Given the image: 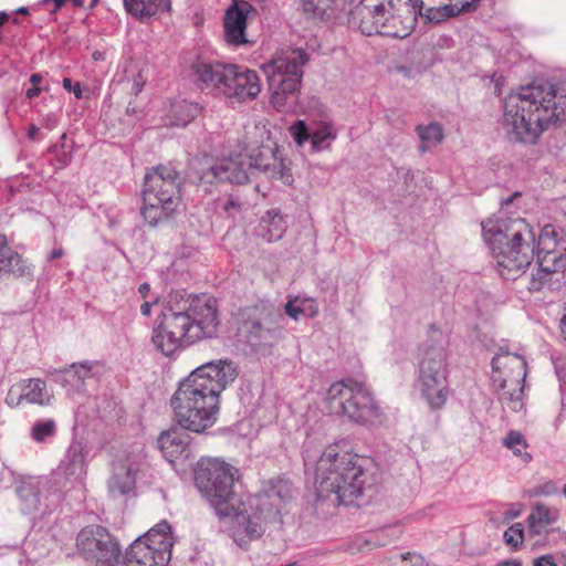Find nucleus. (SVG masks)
<instances>
[{
	"instance_id": "nucleus-1",
	"label": "nucleus",
	"mask_w": 566,
	"mask_h": 566,
	"mask_svg": "<svg viewBox=\"0 0 566 566\" xmlns=\"http://www.w3.org/2000/svg\"><path fill=\"white\" fill-rule=\"evenodd\" d=\"M238 470L217 459H201L195 469V483L220 517H231V536L245 548L259 539L271 524L281 522V514L293 499L292 483L271 479L262 489L242 500L234 490Z\"/></svg>"
},
{
	"instance_id": "nucleus-2",
	"label": "nucleus",
	"mask_w": 566,
	"mask_h": 566,
	"mask_svg": "<svg viewBox=\"0 0 566 566\" xmlns=\"http://www.w3.org/2000/svg\"><path fill=\"white\" fill-rule=\"evenodd\" d=\"M238 376L229 359H219L197 367L179 382L170 399L174 420L180 429L202 433L214 426L220 410V394Z\"/></svg>"
},
{
	"instance_id": "nucleus-3",
	"label": "nucleus",
	"mask_w": 566,
	"mask_h": 566,
	"mask_svg": "<svg viewBox=\"0 0 566 566\" xmlns=\"http://www.w3.org/2000/svg\"><path fill=\"white\" fill-rule=\"evenodd\" d=\"M566 122V82L532 83L503 101V127L510 140L533 145L553 125Z\"/></svg>"
},
{
	"instance_id": "nucleus-4",
	"label": "nucleus",
	"mask_w": 566,
	"mask_h": 566,
	"mask_svg": "<svg viewBox=\"0 0 566 566\" xmlns=\"http://www.w3.org/2000/svg\"><path fill=\"white\" fill-rule=\"evenodd\" d=\"M219 325L214 297L177 291L169 294L168 303L153 329L151 342L163 355L170 356L184 343L216 337Z\"/></svg>"
},
{
	"instance_id": "nucleus-5",
	"label": "nucleus",
	"mask_w": 566,
	"mask_h": 566,
	"mask_svg": "<svg viewBox=\"0 0 566 566\" xmlns=\"http://www.w3.org/2000/svg\"><path fill=\"white\" fill-rule=\"evenodd\" d=\"M364 460L348 452L327 448L315 465V491L318 500L334 505H354L370 486L371 475L363 467Z\"/></svg>"
},
{
	"instance_id": "nucleus-6",
	"label": "nucleus",
	"mask_w": 566,
	"mask_h": 566,
	"mask_svg": "<svg viewBox=\"0 0 566 566\" xmlns=\"http://www.w3.org/2000/svg\"><path fill=\"white\" fill-rule=\"evenodd\" d=\"M522 197L514 191L500 198L497 210V273L505 280H515L533 259L535 235L531 226L518 216Z\"/></svg>"
},
{
	"instance_id": "nucleus-7",
	"label": "nucleus",
	"mask_w": 566,
	"mask_h": 566,
	"mask_svg": "<svg viewBox=\"0 0 566 566\" xmlns=\"http://www.w3.org/2000/svg\"><path fill=\"white\" fill-rule=\"evenodd\" d=\"M418 14L412 0H360L350 11L349 23L365 35L403 39L415 29Z\"/></svg>"
},
{
	"instance_id": "nucleus-8",
	"label": "nucleus",
	"mask_w": 566,
	"mask_h": 566,
	"mask_svg": "<svg viewBox=\"0 0 566 566\" xmlns=\"http://www.w3.org/2000/svg\"><path fill=\"white\" fill-rule=\"evenodd\" d=\"M191 71L200 88L214 95L245 101L255 98L261 92L258 73L237 64L197 61Z\"/></svg>"
},
{
	"instance_id": "nucleus-9",
	"label": "nucleus",
	"mask_w": 566,
	"mask_h": 566,
	"mask_svg": "<svg viewBox=\"0 0 566 566\" xmlns=\"http://www.w3.org/2000/svg\"><path fill=\"white\" fill-rule=\"evenodd\" d=\"M142 214L150 227L167 220L180 203V176L175 167L159 165L144 178Z\"/></svg>"
},
{
	"instance_id": "nucleus-10",
	"label": "nucleus",
	"mask_w": 566,
	"mask_h": 566,
	"mask_svg": "<svg viewBox=\"0 0 566 566\" xmlns=\"http://www.w3.org/2000/svg\"><path fill=\"white\" fill-rule=\"evenodd\" d=\"M307 61V54L297 50L271 59L262 65L271 94L270 102L277 111L287 112L295 106L303 78V66Z\"/></svg>"
},
{
	"instance_id": "nucleus-11",
	"label": "nucleus",
	"mask_w": 566,
	"mask_h": 566,
	"mask_svg": "<svg viewBox=\"0 0 566 566\" xmlns=\"http://www.w3.org/2000/svg\"><path fill=\"white\" fill-rule=\"evenodd\" d=\"M326 400L332 413L364 426L382 422L384 415L368 388L354 380L337 381L327 390Z\"/></svg>"
},
{
	"instance_id": "nucleus-12",
	"label": "nucleus",
	"mask_w": 566,
	"mask_h": 566,
	"mask_svg": "<svg viewBox=\"0 0 566 566\" xmlns=\"http://www.w3.org/2000/svg\"><path fill=\"white\" fill-rule=\"evenodd\" d=\"M417 386L432 409H440L447 402L448 364L442 347L429 346L423 349L418 363Z\"/></svg>"
},
{
	"instance_id": "nucleus-13",
	"label": "nucleus",
	"mask_w": 566,
	"mask_h": 566,
	"mask_svg": "<svg viewBox=\"0 0 566 566\" xmlns=\"http://www.w3.org/2000/svg\"><path fill=\"white\" fill-rule=\"evenodd\" d=\"M174 537L167 521L159 522L143 536L137 537L122 560L130 566H167L171 558Z\"/></svg>"
},
{
	"instance_id": "nucleus-14",
	"label": "nucleus",
	"mask_w": 566,
	"mask_h": 566,
	"mask_svg": "<svg viewBox=\"0 0 566 566\" xmlns=\"http://www.w3.org/2000/svg\"><path fill=\"white\" fill-rule=\"evenodd\" d=\"M187 179L193 185L203 186L207 191L216 182L245 184L249 172L242 161L232 158L218 160L203 155L189 163Z\"/></svg>"
},
{
	"instance_id": "nucleus-15",
	"label": "nucleus",
	"mask_w": 566,
	"mask_h": 566,
	"mask_svg": "<svg viewBox=\"0 0 566 566\" xmlns=\"http://www.w3.org/2000/svg\"><path fill=\"white\" fill-rule=\"evenodd\" d=\"M78 554L96 566H113L122 559V549L118 541L105 527L90 525L82 528L76 536Z\"/></svg>"
},
{
	"instance_id": "nucleus-16",
	"label": "nucleus",
	"mask_w": 566,
	"mask_h": 566,
	"mask_svg": "<svg viewBox=\"0 0 566 566\" xmlns=\"http://www.w3.org/2000/svg\"><path fill=\"white\" fill-rule=\"evenodd\" d=\"M284 315L279 311H266L259 318L244 322L243 333L251 347L265 354L282 337Z\"/></svg>"
},
{
	"instance_id": "nucleus-17",
	"label": "nucleus",
	"mask_w": 566,
	"mask_h": 566,
	"mask_svg": "<svg viewBox=\"0 0 566 566\" xmlns=\"http://www.w3.org/2000/svg\"><path fill=\"white\" fill-rule=\"evenodd\" d=\"M248 168L264 174L268 178L281 180L284 185L293 182L291 169L285 164L277 145H261L252 148L248 155Z\"/></svg>"
},
{
	"instance_id": "nucleus-18",
	"label": "nucleus",
	"mask_w": 566,
	"mask_h": 566,
	"mask_svg": "<svg viewBox=\"0 0 566 566\" xmlns=\"http://www.w3.org/2000/svg\"><path fill=\"white\" fill-rule=\"evenodd\" d=\"M64 489L65 483L61 484V474L51 473L49 476L22 479L15 490L19 497L25 502L28 510H36L42 493L55 494Z\"/></svg>"
},
{
	"instance_id": "nucleus-19",
	"label": "nucleus",
	"mask_w": 566,
	"mask_h": 566,
	"mask_svg": "<svg viewBox=\"0 0 566 566\" xmlns=\"http://www.w3.org/2000/svg\"><path fill=\"white\" fill-rule=\"evenodd\" d=\"M253 7L244 0H233L232 6L224 14V38L229 44L241 45L248 43L245 36L247 19Z\"/></svg>"
},
{
	"instance_id": "nucleus-20",
	"label": "nucleus",
	"mask_w": 566,
	"mask_h": 566,
	"mask_svg": "<svg viewBox=\"0 0 566 566\" xmlns=\"http://www.w3.org/2000/svg\"><path fill=\"white\" fill-rule=\"evenodd\" d=\"M52 473L61 474V484L65 483V489L72 481H80L86 473V450L83 442L72 441L59 468Z\"/></svg>"
},
{
	"instance_id": "nucleus-21",
	"label": "nucleus",
	"mask_w": 566,
	"mask_h": 566,
	"mask_svg": "<svg viewBox=\"0 0 566 566\" xmlns=\"http://www.w3.org/2000/svg\"><path fill=\"white\" fill-rule=\"evenodd\" d=\"M506 363L504 366H510L513 376L510 379L503 378L501 388L504 389L507 386V381H511L517 389L514 388L512 392H504L501 400L506 402L509 408L513 411L522 410L524 402L522 399L523 387L520 386L526 377V361L522 356L512 355L505 357Z\"/></svg>"
},
{
	"instance_id": "nucleus-22",
	"label": "nucleus",
	"mask_w": 566,
	"mask_h": 566,
	"mask_svg": "<svg viewBox=\"0 0 566 566\" xmlns=\"http://www.w3.org/2000/svg\"><path fill=\"white\" fill-rule=\"evenodd\" d=\"M6 275L30 279L33 275V266L8 244L4 235L0 234V279Z\"/></svg>"
},
{
	"instance_id": "nucleus-23",
	"label": "nucleus",
	"mask_w": 566,
	"mask_h": 566,
	"mask_svg": "<svg viewBox=\"0 0 566 566\" xmlns=\"http://www.w3.org/2000/svg\"><path fill=\"white\" fill-rule=\"evenodd\" d=\"M158 446L170 463L191 455L189 434L176 428L163 432L158 438Z\"/></svg>"
},
{
	"instance_id": "nucleus-24",
	"label": "nucleus",
	"mask_w": 566,
	"mask_h": 566,
	"mask_svg": "<svg viewBox=\"0 0 566 566\" xmlns=\"http://www.w3.org/2000/svg\"><path fill=\"white\" fill-rule=\"evenodd\" d=\"M92 367L90 361L73 363L67 368L54 369L51 375L69 394H74L84 389L85 380L92 377Z\"/></svg>"
},
{
	"instance_id": "nucleus-25",
	"label": "nucleus",
	"mask_w": 566,
	"mask_h": 566,
	"mask_svg": "<svg viewBox=\"0 0 566 566\" xmlns=\"http://www.w3.org/2000/svg\"><path fill=\"white\" fill-rule=\"evenodd\" d=\"M560 243H562L560 231L553 224L544 226L543 229L541 230V233L538 235V241H537L538 259H541V253H545L546 254L545 259L548 255L553 254L552 260L555 261L557 259V256L555 255V250L557 249V247ZM539 266H541V269L538 270V275H539L541 280L543 279L542 274H544L546 276L549 273L556 272V270H551L548 266H543L542 260H539Z\"/></svg>"
},
{
	"instance_id": "nucleus-26",
	"label": "nucleus",
	"mask_w": 566,
	"mask_h": 566,
	"mask_svg": "<svg viewBox=\"0 0 566 566\" xmlns=\"http://www.w3.org/2000/svg\"><path fill=\"white\" fill-rule=\"evenodd\" d=\"M135 485V472L130 464L118 460L113 464V475L108 481V491L113 496L125 495Z\"/></svg>"
},
{
	"instance_id": "nucleus-27",
	"label": "nucleus",
	"mask_w": 566,
	"mask_h": 566,
	"mask_svg": "<svg viewBox=\"0 0 566 566\" xmlns=\"http://www.w3.org/2000/svg\"><path fill=\"white\" fill-rule=\"evenodd\" d=\"M337 0H298V10L305 19L326 22L336 18Z\"/></svg>"
},
{
	"instance_id": "nucleus-28",
	"label": "nucleus",
	"mask_w": 566,
	"mask_h": 566,
	"mask_svg": "<svg viewBox=\"0 0 566 566\" xmlns=\"http://www.w3.org/2000/svg\"><path fill=\"white\" fill-rule=\"evenodd\" d=\"M558 518V511L546 506L545 504H536L527 517L528 533L531 536H541L546 528L555 523Z\"/></svg>"
},
{
	"instance_id": "nucleus-29",
	"label": "nucleus",
	"mask_w": 566,
	"mask_h": 566,
	"mask_svg": "<svg viewBox=\"0 0 566 566\" xmlns=\"http://www.w3.org/2000/svg\"><path fill=\"white\" fill-rule=\"evenodd\" d=\"M124 6L128 13L139 20L171 9L170 0H124Z\"/></svg>"
},
{
	"instance_id": "nucleus-30",
	"label": "nucleus",
	"mask_w": 566,
	"mask_h": 566,
	"mask_svg": "<svg viewBox=\"0 0 566 566\" xmlns=\"http://www.w3.org/2000/svg\"><path fill=\"white\" fill-rule=\"evenodd\" d=\"M21 392L24 401L40 406H49L53 395L49 392L44 380L40 378L27 379L22 382Z\"/></svg>"
},
{
	"instance_id": "nucleus-31",
	"label": "nucleus",
	"mask_w": 566,
	"mask_h": 566,
	"mask_svg": "<svg viewBox=\"0 0 566 566\" xmlns=\"http://www.w3.org/2000/svg\"><path fill=\"white\" fill-rule=\"evenodd\" d=\"M263 238L273 242L281 239L286 230V222L276 210H269L261 219Z\"/></svg>"
},
{
	"instance_id": "nucleus-32",
	"label": "nucleus",
	"mask_w": 566,
	"mask_h": 566,
	"mask_svg": "<svg viewBox=\"0 0 566 566\" xmlns=\"http://www.w3.org/2000/svg\"><path fill=\"white\" fill-rule=\"evenodd\" d=\"M200 112V107L196 103H190L187 101H178L171 104L169 114H170V125L174 126H186L192 119L198 116Z\"/></svg>"
},
{
	"instance_id": "nucleus-33",
	"label": "nucleus",
	"mask_w": 566,
	"mask_h": 566,
	"mask_svg": "<svg viewBox=\"0 0 566 566\" xmlns=\"http://www.w3.org/2000/svg\"><path fill=\"white\" fill-rule=\"evenodd\" d=\"M416 132L420 138L418 150L421 154L428 151L430 147L440 144L444 138L443 129L438 123H430L427 126L418 125Z\"/></svg>"
},
{
	"instance_id": "nucleus-34",
	"label": "nucleus",
	"mask_w": 566,
	"mask_h": 566,
	"mask_svg": "<svg viewBox=\"0 0 566 566\" xmlns=\"http://www.w3.org/2000/svg\"><path fill=\"white\" fill-rule=\"evenodd\" d=\"M503 446L511 450L514 455L521 457L524 463H528L532 460V455L528 452H523L528 444L524 436L516 430H511L503 439Z\"/></svg>"
},
{
	"instance_id": "nucleus-35",
	"label": "nucleus",
	"mask_w": 566,
	"mask_h": 566,
	"mask_svg": "<svg viewBox=\"0 0 566 566\" xmlns=\"http://www.w3.org/2000/svg\"><path fill=\"white\" fill-rule=\"evenodd\" d=\"M57 427L53 419L38 420L30 430V437L35 442H45L56 434Z\"/></svg>"
},
{
	"instance_id": "nucleus-36",
	"label": "nucleus",
	"mask_w": 566,
	"mask_h": 566,
	"mask_svg": "<svg viewBox=\"0 0 566 566\" xmlns=\"http://www.w3.org/2000/svg\"><path fill=\"white\" fill-rule=\"evenodd\" d=\"M506 545L516 551L522 544L524 538V528L521 523H515L510 526L503 535Z\"/></svg>"
},
{
	"instance_id": "nucleus-37",
	"label": "nucleus",
	"mask_w": 566,
	"mask_h": 566,
	"mask_svg": "<svg viewBox=\"0 0 566 566\" xmlns=\"http://www.w3.org/2000/svg\"><path fill=\"white\" fill-rule=\"evenodd\" d=\"M311 143L314 150H319L324 142L328 139H335L336 134L332 132L329 125H322L317 129L311 133Z\"/></svg>"
},
{
	"instance_id": "nucleus-38",
	"label": "nucleus",
	"mask_w": 566,
	"mask_h": 566,
	"mask_svg": "<svg viewBox=\"0 0 566 566\" xmlns=\"http://www.w3.org/2000/svg\"><path fill=\"white\" fill-rule=\"evenodd\" d=\"M310 302V298H301L295 297L294 300L289 301L284 308L285 314L297 321L301 316H305L307 313L306 304Z\"/></svg>"
},
{
	"instance_id": "nucleus-39",
	"label": "nucleus",
	"mask_w": 566,
	"mask_h": 566,
	"mask_svg": "<svg viewBox=\"0 0 566 566\" xmlns=\"http://www.w3.org/2000/svg\"><path fill=\"white\" fill-rule=\"evenodd\" d=\"M394 566H429L426 558L417 553H405L392 558Z\"/></svg>"
},
{
	"instance_id": "nucleus-40",
	"label": "nucleus",
	"mask_w": 566,
	"mask_h": 566,
	"mask_svg": "<svg viewBox=\"0 0 566 566\" xmlns=\"http://www.w3.org/2000/svg\"><path fill=\"white\" fill-rule=\"evenodd\" d=\"M290 133L297 144V146H303V144L308 140L311 137V133L304 120H297L294 125L291 126Z\"/></svg>"
},
{
	"instance_id": "nucleus-41",
	"label": "nucleus",
	"mask_w": 566,
	"mask_h": 566,
	"mask_svg": "<svg viewBox=\"0 0 566 566\" xmlns=\"http://www.w3.org/2000/svg\"><path fill=\"white\" fill-rule=\"evenodd\" d=\"M482 227V235L484 242L488 244L491 252L495 250V222L491 219L483 221L481 223Z\"/></svg>"
},
{
	"instance_id": "nucleus-42",
	"label": "nucleus",
	"mask_w": 566,
	"mask_h": 566,
	"mask_svg": "<svg viewBox=\"0 0 566 566\" xmlns=\"http://www.w3.org/2000/svg\"><path fill=\"white\" fill-rule=\"evenodd\" d=\"M222 210L231 217H234L241 210V202L233 198L232 196L228 197L224 201L221 202Z\"/></svg>"
},
{
	"instance_id": "nucleus-43",
	"label": "nucleus",
	"mask_w": 566,
	"mask_h": 566,
	"mask_svg": "<svg viewBox=\"0 0 566 566\" xmlns=\"http://www.w3.org/2000/svg\"><path fill=\"white\" fill-rule=\"evenodd\" d=\"M419 7V13L424 18L423 13H427V9L437 7L440 3H444V0H415Z\"/></svg>"
},
{
	"instance_id": "nucleus-44",
	"label": "nucleus",
	"mask_w": 566,
	"mask_h": 566,
	"mask_svg": "<svg viewBox=\"0 0 566 566\" xmlns=\"http://www.w3.org/2000/svg\"><path fill=\"white\" fill-rule=\"evenodd\" d=\"M23 401H24V399L22 397V392L19 395H15L12 389L9 390L7 398H6V402L8 403V406H10L11 408H15V407L20 406Z\"/></svg>"
},
{
	"instance_id": "nucleus-45",
	"label": "nucleus",
	"mask_w": 566,
	"mask_h": 566,
	"mask_svg": "<svg viewBox=\"0 0 566 566\" xmlns=\"http://www.w3.org/2000/svg\"><path fill=\"white\" fill-rule=\"evenodd\" d=\"M63 87L69 92L73 91L76 98L82 97V90H81L80 84L76 83L75 85H73L71 78H69V77L63 78Z\"/></svg>"
},
{
	"instance_id": "nucleus-46",
	"label": "nucleus",
	"mask_w": 566,
	"mask_h": 566,
	"mask_svg": "<svg viewBox=\"0 0 566 566\" xmlns=\"http://www.w3.org/2000/svg\"><path fill=\"white\" fill-rule=\"evenodd\" d=\"M533 566H556L551 555L537 557L533 562Z\"/></svg>"
},
{
	"instance_id": "nucleus-47",
	"label": "nucleus",
	"mask_w": 566,
	"mask_h": 566,
	"mask_svg": "<svg viewBox=\"0 0 566 566\" xmlns=\"http://www.w3.org/2000/svg\"><path fill=\"white\" fill-rule=\"evenodd\" d=\"M306 310L307 313L305 314V316L314 317L318 314V306L314 300L310 298V302L306 304Z\"/></svg>"
},
{
	"instance_id": "nucleus-48",
	"label": "nucleus",
	"mask_w": 566,
	"mask_h": 566,
	"mask_svg": "<svg viewBox=\"0 0 566 566\" xmlns=\"http://www.w3.org/2000/svg\"><path fill=\"white\" fill-rule=\"evenodd\" d=\"M158 303V300L156 298L154 302H144L140 306V312L143 315L145 316H149L150 315V312H151V307L154 304H157Z\"/></svg>"
},
{
	"instance_id": "nucleus-49",
	"label": "nucleus",
	"mask_w": 566,
	"mask_h": 566,
	"mask_svg": "<svg viewBox=\"0 0 566 566\" xmlns=\"http://www.w3.org/2000/svg\"><path fill=\"white\" fill-rule=\"evenodd\" d=\"M64 255V250L62 248L54 249L49 255L48 260H56L61 259Z\"/></svg>"
},
{
	"instance_id": "nucleus-50",
	"label": "nucleus",
	"mask_w": 566,
	"mask_h": 566,
	"mask_svg": "<svg viewBox=\"0 0 566 566\" xmlns=\"http://www.w3.org/2000/svg\"><path fill=\"white\" fill-rule=\"evenodd\" d=\"M41 91H42V88H41V87H34V86H32L31 88H29V90L27 91L25 96H27L28 98H30V99H31V98H33V97H35V96H38V95L40 94V92H41Z\"/></svg>"
},
{
	"instance_id": "nucleus-51",
	"label": "nucleus",
	"mask_w": 566,
	"mask_h": 566,
	"mask_svg": "<svg viewBox=\"0 0 566 566\" xmlns=\"http://www.w3.org/2000/svg\"><path fill=\"white\" fill-rule=\"evenodd\" d=\"M39 127L35 126L34 124L30 125L29 126V129H28V136L30 139H35L38 134H39Z\"/></svg>"
},
{
	"instance_id": "nucleus-52",
	"label": "nucleus",
	"mask_w": 566,
	"mask_h": 566,
	"mask_svg": "<svg viewBox=\"0 0 566 566\" xmlns=\"http://www.w3.org/2000/svg\"><path fill=\"white\" fill-rule=\"evenodd\" d=\"M138 291H139L140 295L143 296V298H146L150 292V285L148 283H143V284H140Z\"/></svg>"
},
{
	"instance_id": "nucleus-53",
	"label": "nucleus",
	"mask_w": 566,
	"mask_h": 566,
	"mask_svg": "<svg viewBox=\"0 0 566 566\" xmlns=\"http://www.w3.org/2000/svg\"><path fill=\"white\" fill-rule=\"evenodd\" d=\"M41 81H42V75L39 73H33L30 76V82H31L32 86H34V87H39L38 85L41 83Z\"/></svg>"
},
{
	"instance_id": "nucleus-54",
	"label": "nucleus",
	"mask_w": 566,
	"mask_h": 566,
	"mask_svg": "<svg viewBox=\"0 0 566 566\" xmlns=\"http://www.w3.org/2000/svg\"><path fill=\"white\" fill-rule=\"evenodd\" d=\"M497 566H522V564L518 559H510L499 563Z\"/></svg>"
},
{
	"instance_id": "nucleus-55",
	"label": "nucleus",
	"mask_w": 566,
	"mask_h": 566,
	"mask_svg": "<svg viewBox=\"0 0 566 566\" xmlns=\"http://www.w3.org/2000/svg\"><path fill=\"white\" fill-rule=\"evenodd\" d=\"M560 328H562V333L566 339V314L560 319Z\"/></svg>"
},
{
	"instance_id": "nucleus-56",
	"label": "nucleus",
	"mask_w": 566,
	"mask_h": 566,
	"mask_svg": "<svg viewBox=\"0 0 566 566\" xmlns=\"http://www.w3.org/2000/svg\"><path fill=\"white\" fill-rule=\"evenodd\" d=\"M9 19V15L6 12H0V27L4 24Z\"/></svg>"
},
{
	"instance_id": "nucleus-57",
	"label": "nucleus",
	"mask_w": 566,
	"mask_h": 566,
	"mask_svg": "<svg viewBox=\"0 0 566 566\" xmlns=\"http://www.w3.org/2000/svg\"><path fill=\"white\" fill-rule=\"evenodd\" d=\"M72 3L76 8H82L84 6V0H72Z\"/></svg>"
},
{
	"instance_id": "nucleus-58",
	"label": "nucleus",
	"mask_w": 566,
	"mask_h": 566,
	"mask_svg": "<svg viewBox=\"0 0 566 566\" xmlns=\"http://www.w3.org/2000/svg\"><path fill=\"white\" fill-rule=\"evenodd\" d=\"M553 489H554V486H553V485L546 484V485L544 486V491H543V493H544V494H549V493H551V490H553Z\"/></svg>"
},
{
	"instance_id": "nucleus-59",
	"label": "nucleus",
	"mask_w": 566,
	"mask_h": 566,
	"mask_svg": "<svg viewBox=\"0 0 566 566\" xmlns=\"http://www.w3.org/2000/svg\"><path fill=\"white\" fill-rule=\"evenodd\" d=\"M17 12L20 13V14H27L29 11H28V8L22 7V8L18 9Z\"/></svg>"
},
{
	"instance_id": "nucleus-60",
	"label": "nucleus",
	"mask_w": 566,
	"mask_h": 566,
	"mask_svg": "<svg viewBox=\"0 0 566 566\" xmlns=\"http://www.w3.org/2000/svg\"><path fill=\"white\" fill-rule=\"evenodd\" d=\"M490 365L492 370H495V356L491 358Z\"/></svg>"
},
{
	"instance_id": "nucleus-61",
	"label": "nucleus",
	"mask_w": 566,
	"mask_h": 566,
	"mask_svg": "<svg viewBox=\"0 0 566 566\" xmlns=\"http://www.w3.org/2000/svg\"><path fill=\"white\" fill-rule=\"evenodd\" d=\"M539 286H541V283L537 284L536 282H533L531 289L538 290Z\"/></svg>"
},
{
	"instance_id": "nucleus-62",
	"label": "nucleus",
	"mask_w": 566,
	"mask_h": 566,
	"mask_svg": "<svg viewBox=\"0 0 566 566\" xmlns=\"http://www.w3.org/2000/svg\"><path fill=\"white\" fill-rule=\"evenodd\" d=\"M304 464H305V467H307L310 464V457L308 455H304Z\"/></svg>"
},
{
	"instance_id": "nucleus-63",
	"label": "nucleus",
	"mask_w": 566,
	"mask_h": 566,
	"mask_svg": "<svg viewBox=\"0 0 566 566\" xmlns=\"http://www.w3.org/2000/svg\"><path fill=\"white\" fill-rule=\"evenodd\" d=\"M93 57H94V60H99L101 59V53L99 52H95L93 54Z\"/></svg>"
},
{
	"instance_id": "nucleus-64",
	"label": "nucleus",
	"mask_w": 566,
	"mask_h": 566,
	"mask_svg": "<svg viewBox=\"0 0 566 566\" xmlns=\"http://www.w3.org/2000/svg\"><path fill=\"white\" fill-rule=\"evenodd\" d=\"M97 2V0H92V4H91V8H93L95 6V3Z\"/></svg>"
}]
</instances>
